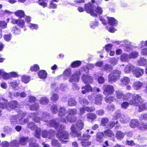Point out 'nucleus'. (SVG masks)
Returning <instances> with one entry per match:
<instances>
[{"label":"nucleus","mask_w":147,"mask_h":147,"mask_svg":"<svg viewBox=\"0 0 147 147\" xmlns=\"http://www.w3.org/2000/svg\"><path fill=\"white\" fill-rule=\"evenodd\" d=\"M142 86V83L138 81L134 82L133 85V88L136 90H138L140 89Z\"/></svg>","instance_id":"nucleus-25"},{"label":"nucleus","mask_w":147,"mask_h":147,"mask_svg":"<svg viewBox=\"0 0 147 147\" xmlns=\"http://www.w3.org/2000/svg\"><path fill=\"white\" fill-rule=\"evenodd\" d=\"M51 144L53 146L59 147L61 146V144L59 143L55 139H53L52 141Z\"/></svg>","instance_id":"nucleus-49"},{"label":"nucleus","mask_w":147,"mask_h":147,"mask_svg":"<svg viewBox=\"0 0 147 147\" xmlns=\"http://www.w3.org/2000/svg\"><path fill=\"white\" fill-rule=\"evenodd\" d=\"M103 94L106 96L112 94L114 91L113 87L111 85H105L103 87Z\"/></svg>","instance_id":"nucleus-12"},{"label":"nucleus","mask_w":147,"mask_h":147,"mask_svg":"<svg viewBox=\"0 0 147 147\" xmlns=\"http://www.w3.org/2000/svg\"><path fill=\"white\" fill-rule=\"evenodd\" d=\"M7 101L2 98L0 99V108L4 109L5 107V103Z\"/></svg>","instance_id":"nucleus-37"},{"label":"nucleus","mask_w":147,"mask_h":147,"mask_svg":"<svg viewBox=\"0 0 147 147\" xmlns=\"http://www.w3.org/2000/svg\"><path fill=\"white\" fill-rule=\"evenodd\" d=\"M38 104L35 103L31 105L30 107V109L31 110H36L38 109Z\"/></svg>","instance_id":"nucleus-45"},{"label":"nucleus","mask_w":147,"mask_h":147,"mask_svg":"<svg viewBox=\"0 0 147 147\" xmlns=\"http://www.w3.org/2000/svg\"><path fill=\"white\" fill-rule=\"evenodd\" d=\"M80 74V71H77L70 77L69 81L73 84H75L79 81Z\"/></svg>","instance_id":"nucleus-10"},{"label":"nucleus","mask_w":147,"mask_h":147,"mask_svg":"<svg viewBox=\"0 0 147 147\" xmlns=\"http://www.w3.org/2000/svg\"><path fill=\"white\" fill-rule=\"evenodd\" d=\"M65 127L63 125H61L60 127H59V130L57 134V138L62 140V142L63 143H66L67 141L63 140L62 139H67L69 137L68 134L63 129Z\"/></svg>","instance_id":"nucleus-6"},{"label":"nucleus","mask_w":147,"mask_h":147,"mask_svg":"<svg viewBox=\"0 0 147 147\" xmlns=\"http://www.w3.org/2000/svg\"><path fill=\"white\" fill-rule=\"evenodd\" d=\"M108 121V119L107 118H103L102 119L101 121V125L103 126H105Z\"/></svg>","instance_id":"nucleus-59"},{"label":"nucleus","mask_w":147,"mask_h":147,"mask_svg":"<svg viewBox=\"0 0 147 147\" xmlns=\"http://www.w3.org/2000/svg\"><path fill=\"white\" fill-rule=\"evenodd\" d=\"M71 74V70L70 69H66L63 72V76L64 78L66 79L68 78Z\"/></svg>","instance_id":"nucleus-23"},{"label":"nucleus","mask_w":147,"mask_h":147,"mask_svg":"<svg viewBox=\"0 0 147 147\" xmlns=\"http://www.w3.org/2000/svg\"><path fill=\"white\" fill-rule=\"evenodd\" d=\"M53 1L57 2L58 1V0H53V1H51L50 3V6L51 7L53 8H56L57 5L53 3Z\"/></svg>","instance_id":"nucleus-60"},{"label":"nucleus","mask_w":147,"mask_h":147,"mask_svg":"<svg viewBox=\"0 0 147 147\" xmlns=\"http://www.w3.org/2000/svg\"><path fill=\"white\" fill-rule=\"evenodd\" d=\"M135 66L129 64L126 65L124 69V71L126 73H130L131 71L133 72V71L135 69Z\"/></svg>","instance_id":"nucleus-16"},{"label":"nucleus","mask_w":147,"mask_h":147,"mask_svg":"<svg viewBox=\"0 0 147 147\" xmlns=\"http://www.w3.org/2000/svg\"><path fill=\"white\" fill-rule=\"evenodd\" d=\"M6 103H5V105ZM19 106V104L16 101H11L9 104H7L6 105H5V107L4 108H7L8 109H9V108L10 109H13Z\"/></svg>","instance_id":"nucleus-15"},{"label":"nucleus","mask_w":147,"mask_h":147,"mask_svg":"<svg viewBox=\"0 0 147 147\" xmlns=\"http://www.w3.org/2000/svg\"><path fill=\"white\" fill-rule=\"evenodd\" d=\"M109 21V23L112 25H116V24L117 23V21L114 18L109 17H107Z\"/></svg>","instance_id":"nucleus-28"},{"label":"nucleus","mask_w":147,"mask_h":147,"mask_svg":"<svg viewBox=\"0 0 147 147\" xmlns=\"http://www.w3.org/2000/svg\"><path fill=\"white\" fill-rule=\"evenodd\" d=\"M49 125L51 127H54L55 128H57L59 127L58 124L55 120H52L50 123Z\"/></svg>","instance_id":"nucleus-35"},{"label":"nucleus","mask_w":147,"mask_h":147,"mask_svg":"<svg viewBox=\"0 0 147 147\" xmlns=\"http://www.w3.org/2000/svg\"><path fill=\"white\" fill-rule=\"evenodd\" d=\"M114 99V98L112 97H108L107 96L105 98V101L107 103L111 102L113 101Z\"/></svg>","instance_id":"nucleus-58"},{"label":"nucleus","mask_w":147,"mask_h":147,"mask_svg":"<svg viewBox=\"0 0 147 147\" xmlns=\"http://www.w3.org/2000/svg\"><path fill=\"white\" fill-rule=\"evenodd\" d=\"M138 53L137 52H133L129 55V58H134L138 57Z\"/></svg>","instance_id":"nucleus-46"},{"label":"nucleus","mask_w":147,"mask_h":147,"mask_svg":"<svg viewBox=\"0 0 147 147\" xmlns=\"http://www.w3.org/2000/svg\"><path fill=\"white\" fill-rule=\"evenodd\" d=\"M87 117L88 120H93L96 118V116L94 113H89L87 115Z\"/></svg>","instance_id":"nucleus-38"},{"label":"nucleus","mask_w":147,"mask_h":147,"mask_svg":"<svg viewBox=\"0 0 147 147\" xmlns=\"http://www.w3.org/2000/svg\"><path fill=\"white\" fill-rule=\"evenodd\" d=\"M120 121L122 123H126L129 121V118L127 117L121 115L120 119Z\"/></svg>","instance_id":"nucleus-44"},{"label":"nucleus","mask_w":147,"mask_h":147,"mask_svg":"<svg viewBox=\"0 0 147 147\" xmlns=\"http://www.w3.org/2000/svg\"><path fill=\"white\" fill-rule=\"evenodd\" d=\"M39 69V67L37 64H35L30 67V70L32 71H36Z\"/></svg>","instance_id":"nucleus-43"},{"label":"nucleus","mask_w":147,"mask_h":147,"mask_svg":"<svg viewBox=\"0 0 147 147\" xmlns=\"http://www.w3.org/2000/svg\"><path fill=\"white\" fill-rule=\"evenodd\" d=\"M28 141V138H22L20 139V143L22 145H24L26 144Z\"/></svg>","instance_id":"nucleus-42"},{"label":"nucleus","mask_w":147,"mask_h":147,"mask_svg":"<svg viewBox=\"0 0 147 147\" xmlns=\"http://www.w3.org/2000/svg\"><path fill=\"white\" fill-rule=\"evenodd\" d=\"M121 86L123 85H126L129 83L130 82V80L128 77H124L123 78L121 79Z\"/></svg>","instance_id":"nucleus-20"},{"label":"nucleus","mask_w":147,"mask_h":147,"mask_svg":"<svg viewBox=\"0 0 147 147\" xmlns=\"http://www.w3.org/2000/svg\"><path fill=\"white\" fill-rule=\"evenodd\" d=\"M138 63L140 65H144L147 63V60L143 58H141L138 61Z\"/></svg>","instance_id":"nucleus-29"},{"label":"nucleus","mask_w":147,"mask_h":147,"mask_svg":"<svg viewBox=\"0 0 147 147\" xmlns=\"http://www.w3.org/2000/svg\"><path fill=\"white\" fill-rule=\"evenodd\" d=\"M51 135L50 132H48L45 130H43L42 131V136L44 138H50V136Z\"/></svg>","instance_id":"nucleus-34"},{"label":"nucleus","mask_w":147,"mask_h":147,"mask_svg":"<svg viewBox=\"0 0 147 147\" xmlns=\"http://www.w3.org/2000/svg\"><path fill=\"white\" fill-rule=\"evenodd\" d=\"M102 98L101 94H99L96 95L95 98V103L97 105H100L102 104Z\"/></svg>","instance_id":"nucleus-19"},{"label":"nucleus","mask_w":147,"mask_h":147,"mask_svg":"<svg viewBox=\"0 0 147 147\" xmlns=\"http://www.w3.org/2000/svg\"><path fill=\"white\" fill-rule=\"evenodd\" d=\"M58 98V96L56 94H53L51 97V100L53 101L57 100Z\"/></svg>","instance_id":"nucleus-56"},{"label":"nucleus","mask_w":147,"mask_h":147,"mask_svg":"<svg viewBox=\"0 0 147 147\" xmlns=\"http://www.w3.org/2000/svg\"><path fill=\"white\" fill-rule=\"evenodd\" d=\"M84 124L80 120H78L77 122L76 125L75 126L73 125L72 126L71 129V134L73 137H79L80 135V134L78 133L77 129L81 130L83 127Z\"/></svg>","instance_id":"nucleus-5"},{"label":"nucleus","mask_w":147,"mask_h":147,"mask_svg":"<svg viewBox=\"0 0 147 147\" xmlns=\"http://www.w3.org/2000/svg\"><path fill=\"white\" fill-rule=\"evenodd\" d=\"M118 58H113L111 59L110 62L113 65H114L118 63Z\"/></svg>","instance_id":"nucleus-47"},{"label":"nucleus","mask_w":147,"mask_h":147,"mask_svg":"<svg viewBox=\"0 0 147 147\" xmlns=\"http://www.w3.org/2000/svg\"><path fill=\"white\" fill-rule=\"evenodd\" d=\"M129 104H130L126 101L123 102L121 105V107L122 108L126 109L128 107Z\"/></svg>","instance_id":"nucleus-57"},{"label":"nucleus","mask_w":147,"mask_h":147,"mask_svg":"<svg viewBox=\"0 0 147 147\" xmlns=\"http://www.w3.org/2000/svg\"><path fill=\"white\" fill-rule=\"evenodd\" d=\"M138 121L136 119H133L130 121V126L132 128H134L137 126H138V128L142 130L147 129V125L143 124H140L138 125Z\"/></svg>","instance_id":"nucleus-8"},{"label":"nucleus","mask_w":147,"mask_h":147,"mask_svg":"<svg viewBox=\"0 0 147 147\" xmlns=\"http://www.w3.org/2000/svg\"><path fill=\"white\" fill-rule=\"evenodd\" d=\"M14 95L16 97H18L20 96L21 97L24 98L25 97L26 94L24 92H22L20 93L18 92H16L14 94Z\"/></svg>","instance_id":"nucleus-40"},{"label":"nucleus","mask_w":147,"mask_h":147,"mask_svg":"<svg viewBox=\"0 0 147 147\" xmlns=\"http://www.w3.org/2000/svg\"><path fill=\"white\" fill-rule=\"evenodd\" d=\"M25 22L24 21L21 19L18 20L17 24L19 26L22 28L24 25Z\"/></svg>","instance_id":"nucleus-52"},{"label":"nucleus","mask_w":147,"mask_h":147,"mask_svg":"<svg viewBox=\"0 0 147 147\" xmlns=\"http://www.w3.org/2000/svg\"><path fill=\"white\" fill-rule=\"evenodd\" d=\"M81 64V61H76L73 63L71 65V67H76L79 66Z\"/></svg>","instance_id":"nucleus-50"},{"label":"nucleus","mask_w":147,"mask_h":147,"mask_svg":"<svg viewBox=\"0 0 147 147\" xmlns=\"http://www.w3.org/2000/svg\"><path fill=\"white\" fill-rule=\"evenodd\" d=\"M135 99L137 100H133L134 102H136V100L137 102H136L137 104L136 105H133L136 106H139L138 107L139 109V111H140L141 112L142 111H144L146 109V106L145 104L142 103V99L141 98H140V100H138V98H135Z\"/></svg>","instance_id":"nucleus-13"},{"label":"nucleus","mask_w":147,"mask_h":147,"mask_svg":"<svg viewBox=\"0 0 147 147\" xmlns=\"http://www.w3.org/2000/svg\"><path fill=\"white\" fill-rule=\"evenodd\" d=\"M49 100L46 97H42L40 100V104L42 105H46L47 104Z\"/></svg>","instance_id":"nucleus-31"},{"label":"nucleus","mask_w":147,"mask_h":147,"mask_svg":"<svg viewBox=\"0 0 147 147\" xmlns=\"http://www.w3.org/2000/svg\"><path fill=\"white\" fill-rule=\"evenodd\" d=\"M51 111L52 112L54 113H56L57 112V106L56 105H53L52 106L51 108Z\"/></svg>","instance_id":"nucleus-62"},{"label":"nucleus","mask_w":147,"mask_h":147,"mask_svg":"<svg viewBox=\"0 0 147 147\" xmlns=\"http://www.w3.org/2000/svg\"><path fill=\"white\" fill-rule=\"evenodd\" d=\"M28 127L30 128L32 130H34L36 129L35 136L37 138H40V128L36 127L34 125V123H30L28 124Z\"/></svg>","instance_id":"nucleus-11"},{"label":"nucleus","mask_w":147,"mask_h":147,"mask_svg":"<svg viewBox=\"0 0 147 147\" xmlns=\"http://www.w3.org/2000/svg\"><path fill=\"white\" fill-rule=\"evenodd\" d=\"M105 135L109 137H112L114 136V134L112 131L108 129L105 131L104 132Z\"/></svg>","instance_id":"nucleus-36"},{"label":"nucleus","mask_w":147,"mask_h":147,"mask_svg":"<svg viewBox=\"0 0 147 147\" xmlns=\"http://www.w3.org/2000/svg\"><path fill=\"white\" fill-rule=\"evenodd\" d=\"M4 38L5 40L9 41L11 38V35L10 34L5 35L4 36Z\"/></svg>","instance_id":"nucleus-63"},{"label":"nucleus","mask_w":147,"mask_h":147,"mask_svg":"<svg viewBox=\"0 0 147 147\" xmlns=\"http://www.w3.org/2000/svg\"><path fill=\"white\" fill-rule=\"evenodd\" d=\"M1 75L0 76V79H3L5 80H7L9 78V73H7L4 71L3 70Z\"/></svg>","instance_id":"nucleus-22"},{"label":"nucleus","mask_w":147,"mask_h":147,"mask_svg":"<svg viewBox=\"0 0 147 147\" xmlns=\"http://www.w3.org/2000/svg\"><path fill=\"white\" fill-rule=\"evenodd\" d=\"M30 78L27 76H23L22 77V81L25 83H28L30 80Z\"/></svg>","instance_id":"nucleus-41"},{"label":"nucleus","mask_w":147,"mask_h":147,"mask_svg":"<svg viewBox=\"0 0 147 147\" xmlns=\"http://www.w3.org/2000/svg\"><path fill=\"white\" fill-rule=\"evenodd\" d=\"M104 137L103 134L102 132H98L96 135V140L101 143L103 142Z\"/></svg>","instance_id":"nucleus-21"},{"label":"nucleus","mask_w":147,"mask_h":147,"mask_svg":"<svg viewBox=\"0 0 147 147\" xmlns=\"http://www.w3.org/2000/svg\"><path fill=\"white\" fill-rule=\"evenodd\" d=\"M84 88L85 90H82V93L83 94H85L86 91L87 92L91 91L92 90V87L89 85H87L86 87Z\"/></svg>","instance_id":"nucleus-39"},{"label":"nucleus","mask_w":147,"mask_h":147,"mask_svg":"<svg viewBox=\"0 0 147 147\" xmlns=\"http://www.w3.org/2000/svg\"><path fill=\"white\" fill-rule=\"evenodd\" d=\"M31 117L36 122H38L40 121V119L38 118L37 117L36 115L35 114L32 113L31 114Z\"/></svg>","instance_id":"nucleus-53"},{"label":"nucleus","mask_w":147,"mask_h":147,"mask_svg":"<svg viewBox=\"0 0 147 147\" xmlns=\"http://www.w3.org/2000/svg\"><path fill=\"white\" fill-rule=\"evenodd\" d=\"M82 81L85 83H91L92 82V78L89 76L88 75H84L82 77Z\"/></svg>","instance_id":"nucleus-18"},{"label":"nucleus","mask_w":147,"mask_h":147,"mask_svg":"<svg viewBox=\"0 0 147 147\" xmlns=\"http://www.w3.org/2000/svg\"><path fill=\"white\" fill-rule=\"evenodd\" d=\"M4 130V132L9 134H11L12 132V129L8 127H5Z\"/></svg>","instance_id":"nucleus-54"},{"label":"nucleus","mask_w":147,"mask_h":147,"mask_svg":"<svg viewBox=\"0 0 147 147\" xmlns=\"http://www.w3.org/2000/svg\"><path fill=\"white\" fill-rule=\"evenodd\" d=\"M10 87L15 90H17L19 83L16 80H11L8 82Z\"/></svg>","instance_id":"nucleus-17"},{"label":"nucleus","mask_w":147,"mask_h":147,"mask_svg":"<svg viewBox=\"0 0 147 147\" xmlns=\"http://www.w3.org/2000/svg\"><path fill=\"white\" fill-rule=\"evenodd\" d=\"M90 137V136L84 134L82 137L78 138V140H81V144L82 146L86 147L90 145L91 144V142L89 141L88 140Z\"/></svg>","instance_id":"nucleus-9"},{"label":"nucleus","mask_w":147,"mask_h":147,"mask_svg":"<svg viewBox=\"0 0 147 147\" xmlns=\"http://www.w3.org/2000/svg\"><path fill=\"white\" fill-rule=\"evenodd\" d=\"M85 9L87 13L94 16H96L98 15H100L103 12L101 7L98 6L94 7L90 3L85 5Z\"/></svg>","instance_id":"nucleus-4"},{"label":"nucleus","mask_w":147,"mask_h":147,"mask_svg":"<svg viewBox=\"0 0 147 147\" xmlns=\"http://www.w3.org/2000/svg\"><path fill=\"white\" fill-rule=\"evenodd\" d=\"M14 14L17 16L22 18L24 16V12L22 10H18L14 12Z\"/></svg>","instance_id":"nucleus-27"},{"label":"nucleus","mask_w":147,"mask_h":147,"mask_svg":"<svg viewBox=\"0 0 147 147\" xmlns=\"http://www.w3.org/2000/svg\"><path fill=\"white\" fill-rule=\"evenodd\" d=\"M129 59V55L125 53L121 55L120 57L121 61L123 62L126 61Z\"/></svg>","instance_id":"nucleus-30"},{"label":"nucleus","mask_w":147,"mask_h":147,"mask_svg":"<svg viewBox=\"0 0 147 147\" xmlns=\"http://www.w3.org/2000/svg\"><path fill=\"white\" fill-rule=\"evenodd\" d=\"M13 30L14 33L15 34H19L20 32V30L15 26L13 27Z\"/></svg>","instance_id":"nucleus-55"},{"label":"nucleus","mask_w":147,"mask_h":147,"mask_svg":"<svg viewBox=\"0 0 147 147\" xmlns=\"http://www.w3.org/2000/svg\"><path fill=\"white\" fill-rule=\"evenodd\" d=\"M144 71L143 69L139 67H135L133 71L134 75L137 78H139L143 74Z\"/></svg>","instance_id":"nucleus-14"},{"label":"nucleus","mask_w":147,"mask_h":147,"mask_svg":"<svg viewBox=\"0 0 147 147\" xmlns=\"http://www.w3.org/2000/svg\"><path fill=\"white\" fill-rule=\"evenodd\" d=\"M121 74V72L118 70H115L111 72L108 77L109 81L113 83L115 82L120 78V75Z\"/></svg>","instance_id":"nucleus-7"},{"label":"nucleus","mask_w":147,"mask_h":147,"mask_svg":"<svg viewBox=\"0 0 147 147\" xmlns=\"http://www.w3.org/2000/svg\"><path fill=\"white\" fill-rule=\"evenodd\" d=\"M121 116L119 112H116L114 115L113 117V120L118 119Z\"/></svg>","instance_id":"nucleus-61"},{"label":"nucleus","mask_w":147,"mask_h":147,"mask_svg":"<svg viewBox=\"0 0 147 147\" xmlns=\"http://www.w3.org/2000/svg\"><path fill=\"white\" fill-rule=\"evenodd\" d=\"M38 76L40 78L44 79L47 77V73L45 70H41L39 72Z\"/></svg>","instance_id":"nucleus-26"},{"label":"nucleus","mask_w":147,"mask_h":147,"mask_svg":"<svg viewBox=\"0 0 147 147\" xmlns=\"http://www.w3.org/2000/svg\"><path fill=\"white\" fill-rule=\"evenodd\" d=\"M69 114L67 117H66L67 119H65L64 117V115L66 113L65 109L64 107H60L59 108V115L61 117V121L66 122L68 121L73 122L74 121L76 118L72 115H74L76 114V110L75 109H69L68 111Z\"/></svg>","instance_id":"nucleus-1"},{"label":"nucleus","mask_w":147,"mask_h":147,"mask_svg":"<svg viewBox=\"0 0 147 147\" xmlns=\"http://www.w3.org/2000/svg\"><path fill=\"white\" fill-rule=\"evenodd\" d=\"M76 102L74 98L70 99L68 102V105L69 106H73L76 105Z\"/></svg>","instance_id":"nucleus-51"},{"label":"nucleus","mask_w":147,"mask_h":147,"mask_svg":"<svg viewBox=\"0 0 147 147\" xmlns=\"http://www.w3.org/2000/svg\"><path fill=\"white\" fill-rule=\"evenodd\" d=\"M38 4L42 6L43 7H46L47 5V0H37L36 1Z\"/></svg>","instance_id":"nucleus-24"},{"label":"nucleus","mask_w":147,"mask_h":147,"mask_svg":"<svg viewBox=\"0 0 147 147\" xmlns=\"http://www.w3.org/2000/svg\"><path fill=\"white\" fill-rule=\"evenodd\" d=\"M116 137L118 139H121L123 138L124 134L121 131H117L116 134Z\"/></svg>","instance_id":"nucleus-32"},{"label":"nucleus","mask_w":147,"mask_h":147,"mask_svg":"<svg viewBox=\"0 0 147 147\" xmlns=\"http://www.w3.org/2000/svg\"><path fill=\"white\" fill-rule=\"evenodd\" d=\"M80 102L84 106L87 105L88 103V102L86 99L84 98H80Z\"/></svg>","instance_id":"nucleus-48"},{"label":"nucleus","mask_w":147,"mask_h":147,"mask_svg":"<svg viewBox=\"0 0 147 147\" xmlns=\"http://www.w3.org/2000/svg\"><path fill=\"white\" fill-rule=\"evenodd\" d=\"M116 95L117 98L119 99L122 98L126 100H127L129 102L131 105H136L137 101L134 102L133 100H137L135 99V98H138V100L140 99V96L137 94L133 95L130 93L127 94L125 95H124L122 92L119 91H116Z\"/></svg>","instance_id":"nucleus-2"},{"label":"nucleus","mask_w":147,"mask_h":147,"mask_svg":"<svg viewBox=\"0 0 147 147\" xmlns=\"http://www.w3.org/2000/svg\"><path fill=\"white\" fill-rule=\"evenodd\" d=\"M26 115V113L20 111L17 115L12 116L11 119V124L13 125L17 124H24L27 123L28 121V119L23 118Z\"/></svg>","instance_id":"nucleus-3"},{"label":"nucleus","mask_w":147,"mask_h":147,"mask_svg":"<svg viewBox=\"0 0 147 147\" xmlns=\"http://www.w3.org/2000/svg\"><path fill=\"white\" fill-rule=\"evenodd\" d=\"M104 70L106 71L107 72V71H109L111 69V67L109 65L106 64L104 67Z\"/></svg>","instance_id":"nucleus-64"},{"label":"nucleus","mask_w":147,"mask_h":147,"mask_svg":"<svg viewBox=\"0 0 147 147\" xmlns=\"http://www.w3.org/2000/svg\"><path fill=\"white\" fill-rule=\"evenodd\" d=\"M10 144L11 147H18L19 145V143L16 140L11 141Z\"/></svg>","instance_id":"nucleus-33"}]
</instances>
